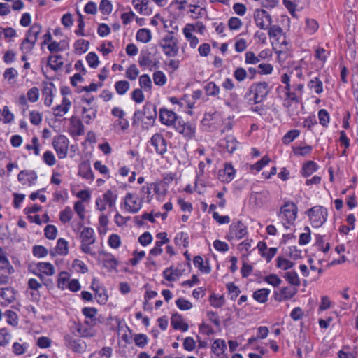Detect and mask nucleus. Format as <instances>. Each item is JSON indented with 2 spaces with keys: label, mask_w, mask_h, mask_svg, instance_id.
Instances as JSON below:
<instances>
[{
  "label": "nucleus",
  "mask_w": 358,
  "mask_h": 358,
  "mask_svg": "<svg viewBox=\"0 0 358 358\" xmlns=\"http://www.w3.org/2000/svg\"><path fill=\"white\" fill-rule=\"evenodd\" d=\"M270 290L266 288L260 289L253 293V298L259 303H265L268 300Z\"/></svg>",
  "instance_id": "nucleus-30"
},
{
  "label": "nucleus",
  "mask_w": 358,
  "mask_h": 358,
  "mask_svg": "<svg viewBox=\"0 0 358 358\" xmlns=\"http://www.w3.org/2000/svg\"><path fill=\"white\" fill-rule=\"evenodd\" d=\"M193 263L194 266L198 267L199 269L203 273H209L211 271L208 264L206 266L203 265V260L201 256L194 257Z\"/></svg>",
  "instance_id": "nucleus-38"
},
{
  "label": "nucleus",
  "mask_w": 358,
  "mask_h": 358,
  "mask_svg": "<svg viewBox=\"0 0 358 358\" xmlns=\"http://www.w3.org/2000/svg\"><path fill=\"white\" fill-rule=\"evenodd\" d=\"M112 4L109 0H101L99 9L103 15H108L112 12Z\"/></svg>",
  "instance_id": "nucleus-58"
},
{
  "label": "nucleus",
  "mask_w": 358,
  "mask_h": 358,
  "mask_svg": "<svg viewBox=\"0 0 358 358\" xmlns=\"http://www.w3.org/2000/svg\"><path fill=\"white\" fill-rule=\"evenodd\" d=\"M139 85L145 91L148 92L152 88V80L148 74H143L139 78Z\"/></svg>",
  "instance_id": "nucleus-40"
},
{
  "label": "nucleus",
  "mask_w": 358,
  "mask_h": 358,
  "mask_svg": "<svg viewBox=\"0 0 358 358\" xmlns=\"http://www.w3.org/2000/svg\"><path fill=\"white\" fill-rule=\"evenodd\" d=\"M306 232L301 234L299 239V245H303L308 244L310 241V229L308 227L304 228Z\"/></svg>",
  "instance_id": "nucleus-61"
},
{
  "label": "nucleus",
  "mask_w": 358,
  "mask_h": 358,
  "mask_svg": "<svg viewBox=\"0 0 358 358\" xmlns=\"http://www.w3.org/2000/svg\"><path fill=\"white\" fill-rule=\"evenodd\" d=\"M73 215V213L72 210L70 207L67 206L64 210L60 212L59 220L64 224L68 223L72 219Z\"/></svg>",
  "instance_id": "nucleus-43"
},
{
  "label": "nucleus",
  "mask_w": 358,
  "mask_h": 358,
  "mask_svg": "<svg viewBox=\"0 0 358 358\" xmlns=\"http://www.w3.org/2000/svg\"><path fill=\"white\" fill-rule=\"evenodd\" d=\"M204 90L207 96H217L220 93V87L214 82L208 83Z\"/></svg>",
  "instance_id": "nucleus-34"
},
{
  "label": "nucleus",
  "mask_w": 358,
  "mask_h": 358,
  "mask_svg": "<svg viewBox=\"0 0 358 358\" xmlns=\"http://www.w3.org/2000/svg\"><path fill=\"white\" fill-rule=\"evenodd\" d=\"M256 25L261 29H267L272 23L270 14L264 9H257L254 13Z\"/></svg>",
  "instance_id": "nucleus-9"
},
{
  "label": "nucleus",
  "mask_w": 358,
  "mask_h": 358,
  "mask_svg": "<svg viewBox=\"0 0 358 358\" xmlns=\"http://www.w3.org/2000/svg\"><path fill=\"white\" fill-rule=\"evenodd\" d=\"M211 306H213L215 308H220L222 307L224 303V299L222 296H217L216 294H212L210 296L209 299Z\"/></svg>",
  "instance_id": "nucleus-56"
},
{
  "label": "nucleus",
  "mask_w": 358,
  "mask_h": 358,
  "mask_svg": "<svg viewBox=\"0 0 358 358\" xmlns=\"http://www.w3.org/2000/svg\"><path fill=\"white\" fill-rule=\"evenodd\" d=\"M124 205L126 209L132 213H136L142 208L141 199L138 201L137 198L131 193H127L124 198Z\"/></svg>",
  "instance_id": "nucleus-12"
},
{
  "label": "nucleus",
  "mask_w": 358,
  "mask_h": 358,
  "mask_svg": "<svg viewBox=\"0 0 358 358\" xmlns=\"http://www.w3.org/2000/svg\"><path fill=\"white\" fill-rule=\"evenodd\" d=\"M297 210V206L294 203L287 202L281 207L279 216L288 224H292L296 218Z\"/></svg>",
  "instance_id": "nucleus-8"
},
{
  "label": "nucleus",
  "mask_w": 358,
  "mask_h": 358,
  "mask_svg": "<svg viewBox=\"0 0 358 358\" xmlns=\"http://www.w3.org/2000/svg\"><path fill=\"white\" fill-rule=\"evenodd\" d=\"M268 92V84L266 82L254 83L250 85L245 96L253 94V98H250V101H252L253 103H259L266 99Z\"/></svg>",
  "instance_id": "nucleus-1"
},
{
  "label": "nucleus",
  "mask_w": 358,
  "mask_h": 358,
  "mask_svg": "<svg viewBox=\"0 0 358 358\" xmlns=\"http://www.w3.org/2000/svg\"><path fill=\"white\" fill-rule=\"evenodd\" d=\"M69 143V139L64 135H59L53 138L52 145L59 159H64L66 157Z\"/></svg>",
  "instance_id": "nucleus-7"
},
{
  "label": "nucleus",
  "mask_w": 358,
  "mask_h": 358,
  "mask_svg": "<svg viewBox=\"0 0 358 358\" xmlns=\"http://www.w3.org/2000/svg\"><path fill=\"white\" fill-rule=\"evenodd\" d=\"M236 171L231 164H226L223 170L219 171L220 179L223 182H229L235 176Z\"/></svg>",
  "instance_id": "nucleus-21"
},
{
  "label": "nucleus",
  "mask_w": 358,
  "mask_h": 358,
  "mask_svg": "<svg viewBox=\"0 0 358 358\" xmlns=\"http://www.w3.org/2000/svg\"><path fill=\"white\" fill-rule=\"evenodd\" d=\"M136 38L138 41L147 43L151 40V32L149 29H141L137 31Z\"/></svg>",
  "instance_id": "nucleus-29"
},
{
  "label": "nucleus",
  "mask_w": 358,
  "mask_h": 358,
  "mask_svg": "<svg viewBox=\"0 0 358 358\" xmlns=\"http://www.w3.org/2000/svg\"><path fill=\"white\" fill-rule=\"evenodd\" d=\"M285 254L286 256H287L294 260L301 258V250H298L296 246H292V247L287 248L285 250Z\"/></svg>",
  "instance_id": "nucleus-41"
},
{
  "label": "nucleus",
  "mask_w": 358,
  "mask_h": 358,
  "mask_svg": "<svg viewBox=\"0 0 358 358\" xmlns=\"http://www.w3.org/2000/svg\"><path fill=\"white\" fill-rule=\"evenodd\" d=\"M148 341V337L145 334H138L134 336L135 344L139 348H143L147 345Z\"/></svg>",
  "instance_id": "nucleus-55"
},
{
  "label": "nucleus",
  "mask_w": 358,
  "mask_h": 358,
  "mask_svg": "<svg viewBox=\"0 0 358 358\" xmlns=\"http://www.w3.org/2000/svg\"><path fill=\"white\" fill-rule=\"evenodd\" d=\"M293 266L294 263L285 258L278 257L277 259V267L279 268L287 270L292 268Z\"/></svg>",
  "instance_id": "nucleus-51"
},
{
  "label": "nucleus",
  "mask_w": 358,
  "mask_h": 358,
  "mask_svg": "<svg viewBox=\"0 0 358 358\" xmlns=\"http://www.w3.org/2000/svg\"><path fill=\"white\" fill-rule=\"evenodd\" d=\"M69 274L66 271H62L59 274L57 286L59 288L64 289L67 287L69 280Z\"/></svg>",
  "instance_id": "nucleus-44"
},
{
  "label": "nucleus",
  "mask_w": 358,
  "mask_h": 358,
  "mask_svg": "<svg viewBox=\"0 0 358 358\" xmlns=\"http://www.w3.org/2000/svg\"><path fill=\"white\" fill-rule=\"evenodd\" d=\"M86 60L89 66L93 69H96L100 62L97 55L94 52H90L87 55Z\"/></svg>",
  "instance_id": "nucleus-47"
},
{
  "label": "nucleus",
  "mask_w": 358,
  "mask_h": 358,
  "mask_svg": "<svg viewBox=\"0 0 358 358\" xmlns=\"http://www.w3.org/2000/svg\"><path fill=\"white\" fill-rule=\"evenodd\" d=\"M79 173L86 179H91L93 178V172L88 164H83L80 166Z\"/></svg>",
  "instance_id": "nucleus-48"
},
{
  "label": "nucleus",
  "mask_w": 358,
  "mask_h": 358,
  "mask_svg": "<svg viewBox=\"0 0 358 358\" xmlns=\"http://www.w3.org/2000/svg\"><path fill=\"white\" fill-rule=\"evenodd\" d=\"M115 88L118 94H124L129 89V83L127 80H120L115 83Z\"/></svg>",
  "instance_id": "nucleus-42"
},
{
  "label": "nucleus",
  "mask_w": 358,
  "mask_h": 358,
  "mask_svg": "<svg viewBox=\"0 0 358 358\" xmlns=\"http://www.w3.org/2000/svg\"><path fill=\"white\" fill-rule=\"evenodd\" d=\"M89 41L83 39L77 40L75 42V51L78 54H83L89 49Z\"/></svg>",
  "instance_id": "nucleus-36"
},
{
  "label": "nucleus",
  "mask_w": 358,
  "mask_h": 358,
  "mask_svg": "<svg viewBox=\"0 0 358 358\" xmlns=\"http://www.w3.org/2000/svg\"><path fill=\"white\" fill-rule=\"evenodd\" d=\"M95 297L98 303L104 304L108 301V295L105 289L100 286H97L96 289H94Z\"/></svg>",
  "instance_id": "nucleus-37"
},
{
  "label": "nucleus",
  "mask_w": 358,
  "mask_h": 358,
  "mask_svg": "<svg viewBox=\"0 0 358 358\" xmlns=\"http://www.w3.org/2000/svg\"><path fill=\"white\" fill-rule=\"evenodd\" d=\"M176 304L181 310H187L192 308V303L183 298L178 299L176 301Z\"/></svg>",
  "instance_id": "nucleus-60"
},
{
  "label": "nucleus",
  "mask_w": 358,
  "mask_h": 358,
  "mask_svg": "<svg viewBox=\"0 0 358 358\" xmlns=\"http://www.w3.org/2000/svg\"><path fill=\"white\" fill-rule=\"evenodd\" d=\"M153 81L156 85L163 86L166 84L167 78L162 71H157L153 73Z\"/></svg>",
  "instance_id": "nucleus-39"
},
{
  "label": "nucleus",
  "mask_w": 358,
  "mask_h": 358,
  "mask_svg": "<svg viewBox=\"0 0 358 358\" xmlns=\"http://www.w3.org/2000/svg\"><path fill=\"white\" fill-rule=\"evenodd\" d=\"M308 86L310 89L313 90L317 94H320L323 92L322 82L317 77H315L314 78L311 79L309 81Z\"/></svg>",
  "instance_id": "nucleus-33"
},
{
  "label": "nucleus",
  "mask_w": 358,
  "mask_h": 358,
  "mask_svg": "<svg viewBox=\"0 0 358 358\" xmlns=\"http://www.w3.org/2000/svg\"><path fill=\"white\" fill-rule=\"evenodd\" d=\"M176 114L166 108H161L159 110V120L162 124L166 126H172L178 120Z\"/></svg>",
  "instance_id": "nucleus-13"
},
{
  "label": "nucleus",
  "mask_w": 358,
  "mask_h": 358,
  "mask_svg": "<svg viewBox=\"0 0 358 358\" xmlns=\"http://www.w3.org/2000/svg\"><path fill=\"white\" fill-rule=\"evenodd\" d=\"M159 45L163 49L164 54L171 57H176L178 53L177 40L171 34L166 35L159 42Z\"/></svg>",
  "instance_id": "nucleus-4"
},
{
  "label": "nucleus",
  "mask_w": 358,
  "mask_h": 358,
  "mask_svg": "<svg viewBox=\"0 0 358 358\" xmlns=\"http://www.w3.org/2000/svg\"><path fill=\"white\" fill-rule=\"evenodd\" d=\"M300 134V131L297 129L289 131L282 138V142L285 144H289L296 138Z\"/></svg>",
  "instance_id": "nucleus-49"
},
{
  "label": "nucleus",
  "mask_w": 358,
  "mask_h": 358,
  "mask_svg": "<svg viewBox=\"0 0 358 358\" xmlns=\"http://www.w3.org/2000/svg\"><path fill=\"white\" fill-rule=\"evenodd\" d=\"M138 74L139 70L138 69L136 64L130 65L126 71V77L131 80H136Z\"/></svg>",
  "instance_id": "nucleus-53"
},
{
  "label": "nucleus",
  "mask_w": 358,
  "mask_h": 358,
  "mask_svg": "<svg viewBox=\"0 0 358 358\" xmlns=\"http://www.w3.org/2000/svg\"><path fill=\"white\" fill-rule=\"evenodd\" d=\"M138 63L141 66L149 67L150 70H152V68L157 69L159 67V62H152L149 57V54L141 55L138 59Z\"/></svg>",
  "instance_id": "nucleus-25"
},
{
  "label": "nucleus",
  "mask_w": 358,
  "mask_h": 358,
  "mask_svg": "<svg viewBox=\"0 0 358 358\" xmlns=\"http://www.w3.org/2000/svg\"><path fill=\"white\" fill-rule=\"evenodd\" d=\"M285 278L292 285L299 286L300 285V280L295 271H289L286 273L285 275Z\"/></svg>",
  "instance_id": "nucleus-50"
},
{
  "label": "nucleus",
  "mask_w": 358,
  "mask_h": 358,
  "mask_svg": "<svg viewBox=\"0 0 358 358\" xmlns=\"http://www.w3.org/2000/svg\"><path fill=\"white\" fill-rule=\"evenodd\" d=\"M65 345L76 352H82L84 351V347L79 340L74 339L71 335H65L64 337Z\"/></svg>",
  "instance_id": "nucleus-16"
},
{
  "label": "nucleus",
  "mask_w": 358,
  "mask_h": 358,
  "mask_svg": "<svg viewBox=\"0 0 358 358\" xmlns=\"http://www.w3.org/2000/svg\"><path fill=\"white\" fill-rule=\"evenodd\" d=\"M143 115L153 123L157 117L156 106L151 103H146L143 106Z\"/></svg>",
  "instance_id": "nucleus-23"
},
{
  "label": "nucleus",
  "mask_w": 358,
  "mask_h": 358,
  "mask_svg": "<svg viewBox=\"0 0 358 358\" xmlns=\"http://www.w3.org/2000/svg\"><path fill=\"white\" fill-rule=\"evenodd\" d=\"M34 266V268L38 270L40 272H42L47 276H52L55 273L54 266L50 262H38L35 264Z\"/></svg>",
  "instance_id": "nucleus-22"
},
{
  "label": "nucleus",
  "mask_w": 358,
  "mask_h": 358,
  "mask_svg": "<svg viewBox=\"0 0 358 358\" xmlns=\"http://www.w3.org/2000/svg\"><path fill=\"white\" fill-rule=\"evenodd\" d=\"M62 58V56L59 55L50 56L48 57V64L52 70L57 71L63 66Z\"/></svg>",
  "instance_id": "nucleus-27"
},
{
  "label": "nucleus",
  "mask_w": 358,
  "mask_h": 358,
  "mask_svg": "<svg viewBox=\"0 0 358 358\" xmlns=\"http://www.w3.org/2000/svg\"><path fill=\"white\" fill-rule=\"evenodd\" d=\"M41 31V26L38 23H34L27 32L26 38L21 43V50L27 52H30L34 48Z\"/></svg>",
  "instance_id": "nucleus-3"
},
{
  "label": "nucleus",
  "mask_w": 358,
  "mask_h": 358,
  "mask_svg": "<svg viewBox=\"0 0 358 358\" xmlns=\"http://www.w3.org/2000/svg\"><path fill=\"white\" fill-rule=\"evenodd\" d=\"M18 180L24 185L31 186L35 184L37 175L34 171H21L17 176Z\"/></svg>",
  "instance_id": "nucleus-14"
},
{
  "label": "nucleus",
  "mask_w": 358,
  "mask_h": 358,
  "mask_svg": "<svg viewBox=\"0 0 358 358\" xmlns=\"http://www.w3.org/2000/svg\"><path fill=\"white\" fill-rule=\"evenodd\" d=\"M55 86L52 83H47L43 90V96H44V104L50 106L53 101V92Z\"/></svg>",
  "instance_id": "nucleus-20"
},
{
  "label": "nucleus",
  "mask_w": 358,
  "mask_h": 358,
  "mask_svg": "<svg viewBox=\"0 0 358 358\" xmlns=\"http://www.w3.org/2000/svg\"><path fill=\"white\" fill-rule=\"evenodd\" d=\"M131 99L137 103H141L144 101L145 96L142 90L136 89L131 93Z\"/></svg>",
  "instance_id": "nucleus-64"
},
{
  "label": "nucleus",
  "mask_w": 358,
  "mask_h": 358,
  "mask_svg": "<svg viewBox=\"0 0 358 358\" xmlns=\"http://www.w3.org/2000/svg\"><path fill=\"white\" fill-rule=\"evenodd\" d=\"M227 349L225 341L221 339H216L212 345V350L217 355L222 354Z\"/></svg>",
  "instance_id": "nucleus-35"
},
{
  "label": "nucleus",
  "mask_w": 358,
  "mask_h": 358,
  "mask_svg": "<svg viewBox=\"0 0 358 358\" xmlns=\"http://www.w3.org/2000/svg\"><path fill=\"white\" fill-rule=\"evenodd\" d=\"M247 234V227L244 224L240 221L234 220L231 224L229 226V233L228 235V239H241Z\"/></svg>",
  "instance_id": "nucleus-10"
},
{
  "label": "nucleus",
  "mask_w": 358,
  "mask_h": 358,
  "mask_svg": "<svg viewBox=\"0 0 358 358\" xmlns=\"http://www.w3.org/2000/svg\"><path fill=\"white\" fill-rule=\"evenodd\" d=\"M220 143L221 146L224 147L229 153H233L238 144L233 136H227Z\"/></svg>",
  "instance_id": "nucleus-24"
},
{
  "label": "nucleus",
  "mask_w": 358,
  "mask_h": 358,
  "mask_svg": "<svg viewBox=\"0 0 358 358\" xmlns=\"http://www.w3.org/2000/svg\"><path fill=\"white\" fill-rule=\"evenodd\" d=\"M117 198V194L108 189L103 194L102 197L99 196L96 199V206L101 212L106 209V204L109 208H113L115 206Z\"/></svg>",
  "instance_id": "nucleus-6"
},
{
  "label": "nucleus",
  "mask_w": 358,
  "mask_h": 358,
  "mask_svg": "<svg viewBox=\"0 0 358 358\" xmlns=\"http://www.w3.org/2000/svg\"><path fill=\"white\" fill-rule=\"evenodd\" d=\"M0 269L4 271L7 274H12L15 272V269L9 262L7 257H2L0 259Z\"/></svg>",
  "instance_id": "nucleus-45"
},
{
  "label": "nucleus",
  "mask_w": 358,
  "mask_h": 358,
  "mask_svg": "<svg viewBox=\"0 0 358 358\" xmlns=\"http://www.w3.org/2000/svg\"><path fill=\"white\" fill-rule=\"evenodd\" d=\"M297 292V289L292 287H285L282 288L279 292H275V299L278 301L289 299L292 298Z\"/></svg>",
  "instance_id": "nucleus-15"
},
{
  "label": "nucleus",
  "mask_w": 358,
  "mask_h": 358,
  "mask_svg": "<svg viewBox=\"0 0 358 358\" xmlns=\"http://www.w3.org/2000/svg\"><path fill=\"white\" fill-rule=\"evenodd\" d=\"M44 234L47 238L53 240L57 237V229L54 225H47L44 229Z\"/></svg>",
  "instance_id": "nucleus-54"
},
{
  "label": "nucleus",
  "mask_w": 358,
  "mask_h": 358,
  "mask_svg": "<svg viewBox=\"0 0 358 358\" xmlns=\"http://www.w3.org/2000/svg\"><path fill=\"white\" fill-rule=\"evenodd\" d=\"M282 34V29L278 25L271 26L268 29V36L270 38L278 39Z\"/></svg>",
  "instance_id": "nucleus-63"
},
{
  "label": "nucleus",
  "mask_w": 358,
  "mask_h": 358,
  "mask_svg": "<svg viewBox=\"0 0 358 358\" xmlns=\"http://www.w3.org/2000/svg\"><path fill=\"white\" fill-rule=\"evenodd\" d=\"M150 144L154 147L155 152L163 156L167 151V141L162 134H155L150 138Z\"/></svg>",
  "instance_id": "nucleus-11"
},
{
  "label": "nucleus",
  "mask_w": 358,
  "mask_h": 358,
  "mask_svg": "<svg viewBox=\"0 0 358 358\" xmlns=\"http://www.w3.org/2000/svg\"><path fill=\"white\" fill-rule=\"evenodd\" d=\"M70 122L76 136H81L84 134V126L79 119L72 117L70 119Z\"/></svg>",
  "instance_id": "nucleus-32"
},
{
  "label": "nucleus",
  "mask_w": 358,
  "mask_h": 358,
  "mask_svg": "<svg viewBox=\"0 0 358 358\" xmlns=\"http://www.w3.org/2000/svg\"><path fill=\"white\" fill-rule=\"evenodd\" d=\"M270 159L268 156L263 157L259 161L255 164L250 166V169H256L257 171H260L266 165L268 164Z\"/></svg>",
  "instance_id": "nucleus-57"
},
{
  "label": "nucleus",
  "mask_w": 358,
  "mask_h": 358,
  "mask_svg": "<svg viewBox=\"0 0 358 358\" xmlns=\"http://www.w3.org/2000/svg\"><path fill=\"white\" fill-rule=\"evenodd\" d=\"M74 210L75 212L77 213V215H78L80 220V222L78 223V225L80 227H83V220H85V206L83 203V201H76L75 203H74Z\"/></svg>",
  "instance_id": "nucleus-28"
},
{
  "label": "nucleus",
  "mask_w": 358,
  "mask_h": 358,
  "mask_svg": "<svg viewBox=\"0 0 358 358\" xmlns=\"http://www.w3.org/2000/svg\"><path fill=\"white\" fill-rule=\"evenodd\" d=\"M81 250L86 254L94 255L92 252L90 245L94 243V231L92 228L85 227L80 233Z\"/></svg>",
  "instance_id": "nucleus-5"
},
{
  "label": "nucleus",
  "mask_w": 358,
  "mask_h": 358,
  "mask_svg": "<svg viewBox=\"0 0 358 358\" xmlns=\"http://www.w3.org/2000/svg\"><path fill=\"white\" fill-rule=\"evenodd\" d=\"M83 119L85 120V123L90 124V122L96 117V111L93 108H83Z\"/></svg>",
  "instance_id": "nucleus-46"
},
{
  "label": "nucleus",
  "mask_w": 358,
  "mask_h": 358,
  "mask_svg": "<svg viewBox=\"0 0 358 358\" xmlns=\"http://www.w3.org/2000/svg\"><path fill=\"white\" fill-rule=\"evenodd\" d=\"M317 169V164L313 161H308L303 166L301 174L304 177H308L316 171Z\"/></svg>",
  "instance_id": "nucleus-31"
},
{
  "label": "nucleus",
  "mask_w": 358,
  "mask_h": 358,
  "mask_svg": "<svg viewBox=\"0 0 358 358\" xmlns=\"http://www.w3.org/2000/svg\"><path fill=\"white\" fill-rule=\"evenodd\" d=\"M71 105V101L66 97H64L62 103L53 108L54 115L55 117H62L69 110Z\"/></svg>",
  "instance_id": "nucleus-17"
},
{
  "label": "nucleus",
  "mask_w": 358,
  "mask_h": 358,
  "mask_svg": "<svg viewBox=\"0 0 358 358\" xmlns=\"http://www.w3.org/2000/svg\"><path fill=\"white\" fill-rule=\"evenodd\" d=\"M33 255L34 257L42 258L45 257L48 251V250L43 245H35L33 247Z\"/></svg>",
  "instance_id": "nucleus-59"
},
{
  "label": "nucleus",
  "mask_w": 358,
  "mask_h": 358,
  "mask_svg": "<svg viewBox=\"0 0 358 358\" xmlns=\"http://www.w3.org/2000/svg\"><path fill=\"white\" fill-rule=\"evenodd\" d=\"M154 189L155 192H157V186L155 183H151L148 186H143L141 190V199L143 201L144 199H147L149 202L152 198L151 190Z\"/></svg>",
  "instance_id": "nucleus-26"
},
{
  "label": "nucleus",
  "mask_w": 358,
  "mask_h": 358,
  "mask_svg": "<svg viewBox=\"0 0 358 358\" xmlns=\"http://www.w3.org/2000/svg\"><path fill=\"white\" fill-rule=\"evenodd\" d=\"M50 255L52 257L57 255H66L68 254V242L64 238H59L57 240V245L54 250H50Z\"/></svg>",
  "instance_id": "nucleus-19"
},
{
  "label": "nucleus",
  "mask_w": 358,
  "mask_h": 358,
  "mask_svg": "<svg viewBox=\"0 0 358 358\" xmlns=\"http://www.w3.org/2000/svg\"><path fill=\"white\" fill-rule=\"evenodd\" d=\"M313 227H320L326 221L328 216L327 209L323 206H314L306 213Z\"/></svg>",
  "instance_id": "nucleus-2"
},
{
  "label": "nucleus",
  "mask_w": 358,
  "mask_h": 358,
  "mask_svg": "<svg viewBox=\"0 0 358 358\" xmlns=\"http://www.w3.org/2000/svg\"><path fill=\"white\" fill-rule=\"evenodd\" d=\"M318 119L320 121V123L324 126L327 127L329 122V115L328 112L324 109H321L318 112Z\"/></svg>",
  "instance_id": "nucleus-62"
},
{
  "label": "nucleus",
  "mask_w": 358,
  "mask_h": 358,
  "mask_svg": "<svg viewBox=\"0 0 358 358\" xmlns=\"http://www.w3.org/2000/svg\"><path fill=\"white\" fill-rule=\"evenodd\" d=\"M2 116L3 118H0V121H3L4 124H9L14 120V115L10 111L7 106H5L2 110Z\"/></svg>",
  "instance_id": "nucleus-52"
},
{
  "label": "nucleus",
  "mask_w": 358,
  "mask_h": 358,
  "mask_svg": "<svg viewBox=\"0 0 358 358\" xmlns=\"http://www.w3.org/2000/svg\"><path fill=\"white\" fill-rule=\"evenodd\" d=\"M171 324L173 329H180L183 332L187 331L189 329L188 324L184 322L182 316L178 313H175L171 316Z\"/></svg>",
  "instance_id": "nucleus-18"
}]
</instances>
